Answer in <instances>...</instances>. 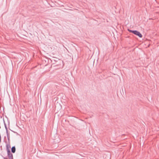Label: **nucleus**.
<instances>
[{"label":"nucleus","instance_id":"obj_1","mask_svg":"<svg viewBox=\"0 0 159 159\" xmlns=\"http://www.w3.org/2000/svg\"><path fill=\"white\" fill-rule=\"evenodd\" d=\"M128 31L129 32L132 33L135 35L139 36V38H142V34L140 33L136 30H133L129 29H128Z\"/></svg>","mask_w":159,"mask_h":159},{"label":"nucleus","instance_id":"obj_2","mask_svg":"<svg viewBox=\"0 0 159 159\" xmlns=\"http://www.w3.org/2000/svg\"><path fill=\"white\" fill-rule=\"evenodd\" d=\"M7 152V156L9 158V159H13V155L11 153L10 151L8 150Z\"/></svg>","mask_w":159,"mask_h":159},{"label":"nucleus","instance_id":"obj_3","mask_svg":"<svg viewBox=\"0 0 159 159\" xmlns=\"http://www.w3.org/2000/svg\"><path fill=\"white\" fill-rule=\"evenodd\" d=\"M7 140L8 141V143H10V137L9 133H8V130H7V132H6Z\"/></svg>","mask_w":159,"mask_h":159},{"label":"nucleus","instance_id":"obj_4","mask_svg":"<svg viewBox=\"0 0 159 159\" xmlns=\"http://www.w3.org/2000/svg\"><path fill=\"white\" fill-rule=\"evenodd\" d=\"M16 148L15 146H13L11 148V152L13 153H14L16 152Z\"/></svg>","mask_w":159,"mask_h":159},{"label":"nucleus","instance_id":"obj_5","mask_svg":"<svg viewBox=\"0 0 159 159\" xmlns=\"http://www.w3.org/2000/svg\"><path fill=\"white\" fill-rule=\"evenodd\" d=\"M10 148V143H8L6 145V150L7 152L8 151V150H10L9 149V148Z\"/></svg>","mask_w":159,"mask_h":159},{"label":"nucleus","instance_id":"obj_6","mask_svg":"<svg viewBox=\"0 0 159 159\" xmlns=\"http://www.w3.org/2000/svg\"><path fill=\"white\" fill-rule=\"evenodd\" d=\"M5 129H6V132H7V130H8L7 126H5Z\"/></svg>","mask_w":159,"mask_h":159},{"label":"nucleus","instance_id":"obj_7","mask_svg":"<svg viewBox=\"0 0 159 159\" xmlns=\"http://www.w3.org/2000/svg\"><path fill=\"white\" fill-rule=\"evenodd\" d=\"M5 129H6V132H7V130H8L7 126H5Z\"/></svg>","mask_w":159,"mask_h":159},{"label":"nucleus","instance_id":"obj_8","mask_svg":"<svg viewBox=\"0 0 159 159\" xmlns=\"http://www.w3.org/2000/svg\"><path fill=\"white\" fill-rule=\"evenodd\" d=\"M3 159H7V158H6V157H3Z\"/></svg>","mask_w":159,"mask_h":159},{"label":"nucleus","instance_id":"obj_9","mask_svg":"<svg viewBox=\"0 0 159 159\" xmlns=\"http://www.w3.org/2000/svg\"><path fill=\"white\" fill-rule=\"evenodd\" d=\"M4 125L5 126H7L6 124L4 122Z\"/></svg>","mask_w":159,"mask_h":159},{"label":"nucleus","instance_id":"obj_10","mask_svg":"<svg viewBox=\"0 0 159 159\" xmlns=\"http://www.w3.org/2000/svg\"><path fill=\"white\" fill-rule=\"evenodd\" d=\"M11 131H12V132H14V133H15V132H14V131H12V130H11Z\"/></svg>","mask_w":159,"mask_h":159},{"label":"nucleus","instance_id":"obj_11","mask_svg":"<svg viewBox=\"0 0 159 159\" xmlns=\"http://www.w3.org/2000/svg\"><path fill=\"white\" fill-rule=\"evenodd\" d=\"M55 61H56V60H55Z\"/></svg>","mask_w":159,"mask_h":159},{"label":"nucleus","instance_id":"obj_12","mask_svg":"<svg viewBox=\"0 0 159 159\" xmlns=\"http://www.w3.org/2000/svg\"><path fill=\"white\" fill-rule=\"evenodd\" d=\"M55 61H56V60H55Z\"/></svg>","mask_w":159,"mask_h":159}]
</instances>
